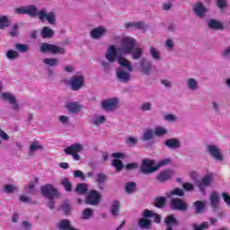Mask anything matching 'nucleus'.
Wrapping results in <instances>:
<instances>
[{"label":"nucleus","mask_w":230,"mask_h":230,"mask_svg":"<svg viewBox=\"0 0 230 230\" xmlns=\"http://www.w3.org/2000/svg\"><path fill=\"white\" fill-rule=\"evenodd\" d=\"M136 47V40L126 37L120 40V46L118 48L120 55H131L133 60H139L143 57V49Z\"/></svg>","instance_id":"1"},{"label":"nucleus","mask_w":230,"mask_h":230,"mask_svg":"<svg viewBox=\"0 0 230 230\" xmlns=\"http://www.w3.org/2000/svg\"><path fill=\"white\" fill-rule=\"evenodd\" d=\"M26 14L30 15V17L38 16L41 22L47 21L49 24H57V15L53 12L48 13V10H46V8H43L39 11V9H37V6L28 5L26 6Z\"/></svg>","instance_id":"2"},{"label":"nucleus","mask_w":230,"mask_h":230,"mask_svg":"<svg viewBox=\"0 0 230 230\" xmlns=\"http://www.w3.org/2000/svg\"><path fill=\"white\" fill-rule=\"evenodd\" d=\"M40 51L41 53H52V55L66 54V49L49 43H41Z\"/></svg>","instance_id":"3"},{"label":"nucleus","mask_w":230,"mask_h":230,"mask_svg":"<svg viewBox=\"0 0 230 230\" xmlns=\"http://www.w3.org/2000/svg\"><path fill=\"white\" fill-rule=\"evenodd\" d=\"M0 99L3 102H8V103H10V105H12L11 108L13 111H14V112H19L21 107L19 106V103L17 102V97H15V95H13L12 93L6 92V93H1Z\"/></svg>","instance_id":"4"},{"label":"nucleus","mask_w":230,"mask_h":230,"mask_svg":"<svg viewBox=\"0 0 230 230\" xmlns=\"http://www.w3.org/2000/svg\"><path fill=\"white\" fill-rule=\"evenodd\" d=\"M83 150L84 146H82L81 144H74L65 148L64 152L65 154H66V155H72L75 161H80L81 157L80 155H78V153L82 152Z\"/></svg>","instance_id":"5"},{"label":"nucleus","mask_w":230,"mask_h":230,"mask_svg":"<svg viewBox=\"0 0 230 230\" xmlns=\"http://www.w3.org/2000/svg\"><path fill=\"white\" fill-rule=\"evenodd\" d=\"M85 84V76L84 75H75L70 80V85L72 91H80Z\"/></svg>","instance_id":"6"},{"label":"nucleus","mask_w":230,"mask_h":230,"mask_svg":"<svg viewBox=\"0 0 230 230\" xmlns=\"http://www.w3.org/2000/svg\"><path fill=\"white\" fill-rule=\"evenodd\" d=\"M207 154H209L216 161H224V155H222V150L217 145H208Z\"/></svg>","instance_id":"7"},{"label":"nucleus","mask_w":230,"mask_h":230,"mask_svg":"<svg viewBox=\"0 0 230 230\" xmlns=\"http://www.w3.org/2000/svg\"><path fill=\"white\" fill-rule=\"evenodd\" d=\"M118 103H119V99L110 98L102 101V107L107 112H114L118 109Z\"/></svg>","instance_id":"8"},{"label":"nucleus","mask_w":230,"mask_h":230,"mask_svg":"<svg viewBox=\"0 0 230 230\" xmlns=\"http://www.w3.org/2000/svg\"><path fill=\"white\" fill-rule=\"evenodd\" d=\"M116 78L120 84H128L132 80V75L128 70L119 67L116 70Z\"/></svg>","instance_id":"9"},{"label":"nucleus","mask_w":230,"mask_h":230,"mask_svg":"<svg viewBox=\"0 0 230 230\" xmlns=\"http://www.w3.org/2000/svg\"><path fill=\"white\" fill-rule=\"evenodd\" d=\"M105 35H107V28L104 26L93 28L90 31V37L93 39V40H100V39H103Z\"/></svg>","instance_id":"10"},{"label":"nucleus","mask_w":230,"mask_h":230,"mask_svg":"<svg viewBox=\"0 0 230 230\" xmlns=\"http://www.w3.org/2000/svg\"><path fill=\"white\" fill-rule=\"evenodd\" d=\"M141 172L145 175H148L149 173H154V172H157V167L154 166V161L152 160H144L141 165Z\"/></svg>","instance_id":"11"},{"label":"nucleus","mask_w":230,"mask_h":230,"mask_svg":"<svg viewBox=\"0 0 230 230\" xmlns=\"http://www.w3.org/2000/svg\"><path fill=\"white\" fill-rule=\"evenodd\" d=\"M118 55H123L118 51V48L116 49V47L114 45H111L106 52L105 58L110 62V64H114L116 62V58Z\"/></svg>","instance_id":"12"},{"label":"nucleus","mask_w":230,"mask_h":230,"mask_svg":"<svg viewBox=\"0 0 230 230\" xmlns=\"http://www.w3.org/2000/svg\"><path fill=\"white\" fill-rule=\"evenodd\" d=\"M41 193L44 197H47V199H55V197H58V191H57V189H54L51 184H47L41 187Z\"/></svg>","instance_id":"13"},{"label":"nucleus","mask_w":230,"mask_h":230,"mask_svg":"<svg viewBox=\"0 0 230 230\" xmlns=\"http://www.w3.org/2000/svg\"><path fill=\"white\" fill-rule=\"evenodd\" d=\"M102 196L98 190H92L86 197V204H91V206H98Z\"/></svg>","instance_id":"14"},{"label":"nucleus","mask_w":230,"mask_h":230,"mask_svg":"<svg viewBox=\"0 0 230 230\" xmlns=\"http://www.w3.org/2000/svg\"><path fill=\"white\" fill-rule=\"evenodd\" d=\"M192 10L195 15L199 17V19H204V17H206V14L208 13V8H206L204 4H202L201 2L196 3L193 5Z\"/></svg>","instance_id":"15"},{"label":"nucleus","mask_w":230,"mask_h":230,"mask_svg":"<svg viewBox=\"0 0 230 230\" xmlns=\"http://www.w3.org/2000/svg\"><path fill=\"white\" fill-rule=\"evenodd\" d=\"M171 207L172 209H176L178 211H187L188 203L179 198H175L172 199Z\"/></svg>","instance_id":"16"},{"label":"nucleus","mask_w":230,"mask_h":230,"mask_svg":"<svg viewBox=\"0 0 230 230\" xmlns=\"http://www.w3.org/2000/svg\"><path fill=\"white\" fill-rule=\"evenodd\" d=\"M212 182L213 174H208L202 179V181H197V187L199 188V191H201V193H204V191H206V188H208V186H211Z\"/></svg>","instance_id":"17"},{"label":"nucleus","mask_w":230,"mask_h":230,"mask_svg":"<svg viewBox=\"0 0 230 230\" xmlns=\"http://www.w3.org/2000/svg\"><path fill=\"white\" fill-rule=\"evenodd\" d=\"M212 182L213 174H208L202 179V181H197V187L199 188V191H201V193H204V191H206V188H208V186H211Z\"/></svg>","instance_id":"18"},{"label":"nucleus","mask_w":230,"mask_h":230,"mask_svg":"<svg viewBox=\"0 0 230 230\" xmlns=\"http://www.w3.org/2000/svg\"><path fill=\"white\" fill-rule=\"evenodd\" d=\"M212 182L213 174H208L202 179V181H197V187L199 188V191H201V193H204V191H206V188H208V186H211Z\"/></svg>","instance_id":"19"},{"label":"nucleus","mask_w":230,"mask_h":230,"mask_svg":"<svg viewBox=\"0 0 230 230\" xmlns=\"http://www.w3.org/2000/svg\"><path fill=\"white\" fill-rule=\"evenodd\" d=\"M66 107L70 114H78L84 106L78 102H68L66 103Z\"/></svg>","instance_id":"20"},{"label":"nucleus","mask_w":230,"mask_h":230,"mask_svg":"<svg viewBox=\"0 0 230 230\" xmlns=\"http://www.w3.org/2000/svg\"><path fill=\"white\" fill-rule=\"evenodd\" d=\"M139 66L140 73H143V75H148L152 73V62L143 58L139 62Z\"/></svg>","instance_id":"21"},{"label":"nucleus","mask_w":230,"mask_h":230,"mask_svg":"<svg viewBox=\"0 0 230 230\" xmlns=\"http://www.w3.org/2000/svg\"><path fill=\"white\" fill-rule=\"evenodd\" d=\"M185 85L187 89L192 93L199 91V80L193 77L187 78L185 81Z\"/></svg>","instance_id":"22"},{"label":"nucleus","mask_w":230,"mask_h":230,"mask_svg":"<svg viewBox=\"0 0 230 230\" xmlns=\"http://www.w3.org/2000/svg\"><path fill=\"white\" fill-rule=\"evenodd\" d=\"M174 175L175 172L172 170L162 171L157 176V181H159V182H165V181H170Z\"/></svg>","instance_id":"23"},{"label":"nucleus","mask_w":230,"mask_h":230,"mask_svg":"<svg viewBox=\"0 0 230 230\" xmlns=\"http://www.w3.org/2000/svg\"><path fill=\"white\" fill-rule=\"evenodd\" d=\"M118 62L120 65V67H125L126 71H128V73H132V71H134L132 63H130V61H128V59L125 58L124 57H119Z\"/></svg>","instance_id":"24"},{"label":"nucleus","mask_w":230,"mask_h":230,"mask_svg":"<svg viewBox=\"0 0 230 230\" xmlns=\"http://www.w3.org/2000/svg\"><path fill=\"white\" fill-rule=\"evenodd\" d=\"M208 26L210 30L222 31L224 30V23L218 20L211 19L208 21Z\"/></svg>","instance_id":"25"},{"label":"nucleus","mask_w":230,"mask_h":230,"mask_svg":"<svg viewBox=\"0 0 230 230\" xmlns=\"http://www.w3.org/2000/svg\"><path fill=\"white\" fill-rule=\"evenodd\" d=\"M144 218H154L156 224L161 223V215L152 212V210L146 209L143 212Z\"/></svg>","instance_id":"26"},{"label":"nucleus","mask_w":230,"mask_h":230,"mask_svg":"<svg viewBox=\"0 0 230 230\" xmlns=\"http://www.w3.org/2000/svg\"><path fill=\"white\" fill-rule=\"evenodd\" d=\"M149 55L153 60L155 62H160V60H163V56L161 55V51L159 49H155V47H151L149 49Z\"/></svg>","instance_id":"27"},{"label":"nucleus","mask_w":230,"mask_h":230,"mask_svg":"<svg viewBox=\"0 0 230 230\" xmlns=\"http://www.w3.org/2000/svg\"><path fill=\"white\" fill-rule=\"evenodd\" d=\"M44 146L40 145V142L39 141H33L31 143L30 147H29V155H34L35 152L38 150H43Z\"/></svg>","instance_id":"28"},{"label":"nucleus","mask_w":230,"mask_h":230,"mask_svg":"<svg viewBox=\"0 0 230 230\" xmlns=\"http://www.w3.org/2000/svg\"><path fill=\"white\" fill-rule=\"evenodd\" d=\"M40 35L42 39H51L55 35V31L48 26H45L41 29Z\"/></svg>","instance_id":"29"},{"label":"nucleus","mask_w":230,"mask_h":230,"mask_svg":"<svg viewBox=\"0 0 230 230\" xmlns=\"http://www.w3.org/2000/svg\"><path fill=\"white\" fill-rule=\"evenodd\" d=\"M164 145H165V146H168V148H172V150L181 148V142L175 138L167 139L164 142Z\"/></svg>","instance_id":"30"},{"label":"nucleus","mask_w":230,"mask_h":230,"mask_svg":"<svg viewBox=\"0 0 230 230\" xmlns=\"http://www.w3.org/2000/svg\"><path fill=\"white\" fill-rule=\"evenodd\" d=\"M12 22L10 18L6 15L0 16V30H6V28H10Z\"/></svg>","instance_id":"31"},{"label":"nucleus","mask_w":230,"mask_h":230,"mask_svg":"<svg viewBox=\"0 0 230 230\" xmlns=\"http://www.w3.org/2000/svg\"><path fill=\"white\" fill-rule=\"evenodd\" d=\"M138 226L140 227V229H151L152 221H150V219H146V217H142L138 220Z\"/></svg>","instance_id":"32"},{"label":"nucleus","mask_w":230,"mask_h":230,"mask_svg":"<svg viewBox=\"0 0 230 230\" xmlns=\"http://www.w3.org/2000/svg\"><path fill=\"white\" fill-rule=\"evenodd\" d=\"M19 190V186L14 184H5L4 186L3 191L4 193H7L8 195H12L13 193H17V190Z\"/></svg>","instance_id":"33"},{"label":"nucleus","mask_w":230,"mask_h":230,"mask_svg":"<svg viewBox=\"0 0 230 230\" xmlns=\"http://www.w3.org/2000/svg\"><path fill=\"white\" fill-rule=\"evenodd\" d=\"M125 28L128 30V28H135V30H145L146 25L143 22H128L125 24Z\"/></svg>","instance_id":"34"},{"label":"nucleus","mask_w":230,"mask_h":230,"mask_svg":"<svg viewBox=\"0 0 230 230\" xmlns=\"http://www.w3.org/2000/svg\"><path fill=\"white\" fill-rule=\"evenodd\" d=\"M107 121V118L103 115H95L92 119L93 125H95L96 127H99V125H102Z\"/></svg>","instance_id":"35"},{"label":"nucleus","mask_w":230,"mask_h":230,"mask_svg":"<svg viewBox=\"0 0 230 230\" xmlns=\"http://www.w3.org/2000/svg\"><path fill=\"white\" fill-rule=\"evenodd\" d=\"M219 195L217 192H213L210 195V206L214 208L217 209L218 208V202H219Z\"/></svg>","instance_id":"36"},{"label":"nucleus","mask_w":230,"mask_h":230,"mask_svg":"<svg viewBox=\"0 0 230 230\" xmlns=\"http://www.w3.org/2000/svg\"><path fill=\"white\" fill-rule=\"evenodd\" d=\"M111 213L112 217H118L119 215V201L114 200L111 203Z\"/></svg>","instance_id":"37"},{"label":"nucleus","mask_w":230,"mask_h":230,"mask_svg":"<svg viewBox=\"0 0 230 230\" xmlns=\"http://www.w3.org/2000/svg\"><path fill=\"white\" fill-rule=\"evenodd\" d=\"M87 190H88L87 184L78 183L75 191L78 193V195H85V193H87Z\"/></svg>","instance_id":"38"},{"label":"nucleus","mask_w":230,"mask_h":230,"mask_svg":"<svg viewBox=\"0 0 230 230\" xmlns=\"http://www.w3.org/2000/svg\"><path fill=\"white\" fill-rule=\"evenodd\" d=\"M173 195H177L178 197H184V190H182V189L176 188L166 193V197L168 199L173 197Z\"/></svg>","instance_id":"39"},{"label":"nucleus","mask_w":230,"mask_h":230,"mask_svg":"<svg viewBox=\"0 0 230 230\" xmlns=\"http://www.w3.org/2000/svg\"><path fill=\"white\" fill-rule=\"evenodd\" d=\"M5 57L8 60H17V58H19V52L13 49H9L5 52Z\"/></svg>","instance_id":"40"},{"label":"nucleus","mask_w":230,"mask_h":230,"mask_svg":"<svg viewBox=\"0 0 230 230\" xmlns=\"http://www.w3.org/2000/svg\"><path fill=\"white\" fill-rule=\"evenodd\" d=\"M60 60L58 58H47L43 59V64H46V66H50V67H55L56 66H58Z\"/></svg>","instance_id":"41"},{"label":"nucleus","mask_w":230,"mask_h":230,"mask_svg":"<svg viewBox=\"0 0 230 230\" xmlns=\"http://www.w3.org/2000/svg\"><path fill=\"white\" fill-rule=\"evenodd\" d=\"M165 224L166 226H179V221L175 219V217L173 215H169L165 218Z\"/></svg>","instance_id":"42"},{"label":"nucleus","mask_w":230,"mask_h":230,"mask_svg":"<svg viewBox=\"0 0 230 230\" xmlns=\"http://www.w3.org/2000/svg\"><path fill=\"white\" fill-rule=\"evenodd\" d=\"M136 186L137 184L134 181L127 182L125 185L126 193H128V194L134 193V191H136Z\"/></svg>","instance_id":"43"},{"label":"nucleus","mask_w":230,"mask_h":230,"mask_svg":"<svg viewBox=\"0 0 230 230\" xmlns=\"http://www.w3.org/2000/svg\"><path fill=\"white\" fill-rule=\"evenodd\" d=\"M58 228L62 230L71 229V222L67 219H63L58 223Z\"/></svg>","instance_id":"44"},{"label":"nucleus","mask_w":230,"mask_h":230,"mask_svg":"<svg viewBox=\"0 0 230 230\" xmlns=\"http://www.w3.org/2000/svg\"><path fill=\"white\" fill-rule=\"evenodd\" d=\"M193 206L196 209V213H198V214L204 211V208L206 207L204 201H196L193 203Z\"/></svg>","instance_id":"45"},{"label":"nucleus","mask_w":230,"mask_h":230,"mask_svg":"<svg viewBox=\"0 0 230 230\" xmlns=\"http://www.w3.org/2000/svg\"><path fill=\"white\" fill-rule=\"evenodd\" d=\"M164 119L169 123H177V121H179V117L173 114H166L164 116Z\"/></svg>","instance_id":"46"},{"label":"nucleus","mask_w":230,"mask_h":230,"mask_svg":"<svg viewBox=\"0 0 230 230\" xmlns=\"http://www.w3.org/2000/svg\"><path fill=\"white\" fill-rule=\"evenodd\" d=\"M15 48L20 53H28V51H30V47L26 44L17 43Z\"/></svg>","instance_id":"47"},{"label":"nucleus","mask_w":230,"mask_h":230,"mask_svg":"<svg viewBox=\"0 0 230 230\" xmlns=\"http://www.w3.org/2000/svg\"><path fill=\"white\" fill-rule=\"evenodd\" d=\"M164 204H166V198L164 197H157L155 201V208H164Z\"/></svg>","instance_id":"48"},{"label":"nucleus","mask_w":230,"mask_h":230,"mask_svg":"<svg viewBox=\"0 0 230 230\" xmlns=\"http://www.w3.org/2000/svg\"><path fill=\"white\" fill-rule=\"evenodd\" d=\"M155 136L161 137V136H166L168 134V129L163 127H156L155 129Z\"/></svg>","instance_id":"49"},{"label":"nucleus","mask_w":230,"mask_h":230,"mask_svg":"<svg viewBox=\"0 0 230 230\" xmlns=\"http://www.w3.org/2000/svg\"><path fill=\"white\" fill-rule=\"evenodd\" d=\"M112 166H114L117 172H121L123 170V162L119 159H114L112 161Z\"/></svg>","instance_id":"50"},{"label":"nucleus","mask_w":230,"mask_h":230,"mask_svg":"<svg viewBox=\"0 0 230 230\" xmlns=\"http://www.w3.org/2000/svg\"><path fill=\"white\" fill-rule=\"evenodd\" d=\"M154 137V131L151 129H147L143 134V140L144 141H150Z\"/></svg>","instance_id":"51"},{"label":"nucleus","mask_w":230,"mask_h":230,"mask_svg":"<svg viewBox=\"0 0 230 230\" xmlns=\"http://www.w3.org/2000/svg\"><path fill=\"white\" fill-rule=\"evenodd\" d=\"M93 209L92 208H85L84 211H83V217L82 218L84 220H89V218H91V217H93Z\"/></svg>","instance_id":"52"},{"label":"nucleus","mask_w":230,"mask_h":230,"mask_svg":"<svg viewBox=\"0 0 230 230\" xmlns=\"http://www.w3.org/2000/svg\"><path fill=\"white\" fill-rule=\"evenodd\" d=\"M62 186H64L66 191H71L72 190V185L71 181H69V179L65 178L61 181Z\"/></svg>","instance_id":"53"},{"label":"nucleus","mask_w":230,"mask_h":230,"mask_svg":"<svg viewBox=\"0 0 230 230\" xmlns=\"http://www.w3.org/2000/svg\"><path fill=\"white\" fill-rule=\"evenodd\" d=\"M126 144L128 146H136V145H137V138L134 137H126Z\"/></svg>","instance_id":"54"},{"label":"nucleus","mask_w":230,"mask_h":230,"mask_svg":"<svg viewBox=\"0 0 230 230\" xmlns=\"http://www.w3.org/2000/svg\"><path fill=\"white\" fill-rule=\"evenodd\" d=\"M192 227H193L194 230H204V229H208V227H209V223L204 222V223H202L201 225L194 224V225L192 226Z\"/></svg>","instance_id":"55"},{"label":"nucleus","mask_w":230,"mask_h":230,"mask_svg":"<svg viewBox=\"0 0 230 230\" xmlns=\"http://www.w3.org/2000/svg\"><path fill=\"white\" fill-rule=\"evenodd\" d=\"M171 163H172V159H170V158L161 160L160 162H158L156 168H157V170H159L161 167L166 166V165L170 164Z\"/></svg>","instance_id":"56"},{"label":"nucleus","mask_w":230,"mask_h":230,"mask_svg":"<svg viewBox=\"0 0 230 230\" xmlns=\"http://www.w3.org/2000/svg\"><path fill=\"white\" fill-rule=\"evenodd\" d=\"M9 35H11V37H18L19 36V24L15 23L13 26V29L9 32Z\"/></svg>","instance_id":"57"},{"label":"nucleus","mask_w":230,"mask_h":230,"mask_svg":"<svg viewBox=\"0 0 230 230\" xmlns=\"http://www.w3.org/2000/svg\"><path fill=\"white\" fill-rule=\"evenodd\" d=\"M140 110L143 112H146V111H152V102H144L141 105Z\"/></svg>","instance_id":"58"},{"label":"nucleus","mask_w":230,"mask_h":230,"mask_svg":"<svg viewBox=\"0 0 230 230\" xmlns=\"http://www.w3.org/2000/svg\"><path fill=\"white\" fill-rule=\"evenodd\" d=\"M74 177L75 179H81V181H85V174L81 170H76L74 172Z\"/></svg>","instance_id":"59"},{"label":"nucleus","mask_w":230,"mask_h":230,"mask_svg":"<svg viewBox=\"0 0 230 230\" xmlns=\"http://www.w3.org/2000/svg\"><path fill=\"white\" fill-rule=\"evenodd\" d=\"M107 181V176L103 173H98L96 177V182L98 184H103Z\"/></svg>","instance_id":"60"},{"label":"nucleus","mask_w":230,"mask_h":230,"mask_svg":"<svg viewBox=\"0 0 230 230\" xmlns=\"http://www.w3.org/2000/svg\"><path fill=\"white\" fill-rule=\"evenodd\" d=\"M221 57L223 58H230V46L225 48L221 52Z\"/></svg>","instance_id":"61"},{"label":"nucleus","mask_w":230,"mask_h":230,"mask_svg":"<svg viewBox=\"0 0 230 230\" xmlns=\"http://www.w3.org/2000/svg\"><path fill=\"white\" fill-rule=\"evenodd\" d=\"M217 4L219 10H224L227 7V0H217Z\"/></svg>","instance_id":"62"},{"label":"nucleus","mask_w":230,"mask_h":230,"mask_svg":"<svg viewBox=\"0 0 230 230\" xmlns=\"http://www.w3.org/2000/svg\"><path fill=\"white\" fill-rule=\"evenodd\" d=\"M102 66L105 73H109L111 71V62L110 61H102Z\"/></svg>","instance_id":"63"},{"label":"nucleus","mask_w":230,"mask_h":230,"mask_svg":"<svg viewBox=\"0 0 230 230\" xmlns=\"http://www.w3.org/2000/svg\"><path fill=\"white\" fill-rule=\"evenodd\" d=\"M221 195L223 197L224 202H226V206H228V208H230V195H229V193L223 192Z\"/></svg>","instance_id":"64"}]
</instances>
